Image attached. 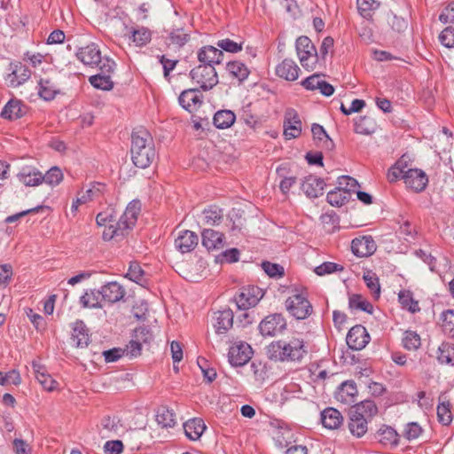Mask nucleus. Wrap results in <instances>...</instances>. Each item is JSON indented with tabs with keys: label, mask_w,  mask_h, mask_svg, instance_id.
Masks as SVG:
<instances>
[{
	"label": "nucleus",
	"mask_w": 454,
	"mask_h": 454,
	"mask_svg": "<svg viewBox=\"0 0 454 454\" xmlns=\"http://www.w3.org/2000/svg\"><path fill=\"white\" fill-rule=\"evenodd\" d=\"M141 209L139 200H132L126 207L123 214L117 219V213L113 207H107L96 216L97 225L104 227L102 239L110 241L114 239H121L134 228Z\"/></svg>",
	"instance_id": "1"
},
{
	"label": "nucleus",
	"mask_w": 454,
	"mask_h": 454,
	"mask_svg": "<svg viewBox=\"0 0 454 454\" xmlns=\"http://www.w3.org/2000/svg\"><path fill=\"white\" fill-rule=\"evenodd\" d=\"M308 353L305 341L295 337L272 341L267 347L269 358L276 362L301 363Z\"/></svg>",
	"instance_id": "2"
},
{
	"label": "nucleus",
	"mask_w": 454,
	"mask_h": 454,
	"mask_svg": "<svg viewBox=\"0 0 454 454\" xmlns=\"http://www.w3.org/2000/svg\"><path fill=\"white\" fill-rule=\"evenodd\" d=\"M131 159L134 165L145 168L154 160L156 153L150 133L145 129H137L131 134Z\"/></svg>",
	"instance_id": "3"
},
{
	"label": "nucleus",
	"mask_w": 454,
	"mask_h": 454,
	"mask_svg": "<svg viewBox=\"0 0 454 454\" xmlns=\"http://www.w3.org/2000/svg\"><path fill=\"white\" fill-rule=\"evenodd\" d=\"M287 312L297 320L308 318L313 313V307L304 294H294L285 301Z\"/></svg>",
	"instance_id": "4"
},
{
	"label": "nucleus",
	"mask_w": 454,
	"mask_h": 454,
	"mask_svg": "<svg viewBox=\"0 0 454 454\" xmlns=\"http://www.w3.org/2000/svg\"><path fill=\"white\" fill-rule=\"evenodd\" d=\"M189 76L204 91L213 89L219 82L215 68L211 65L195 67L190 71Z\"/></svg>",
	"instance_id": "5"
},
{
	"label": "nucleus",
	"mask_w": 454,
	"mask_h": 454,
	"mask_svg": "<svg viewBox=\"0 0 454 454\" xmlns=\"http://www.w3.org/2000/svg\"><path fill=\"white\" fill-rule=\"evenodd\" d=\"M295 48L301 66L307 70H312L318 61V53L311 40L301 35L296 39Z\"/></svg>",
	"instance_id": "6"
},
{
	"label": "nucleus",
	"mask_w": 454,
	"mask_h": 454,
	"mask_svg": "<svg viewBox=\"0 0 454 454\" xmlns=\"http://www.w3.org/2000/svg\"><path fill=\"white\" fill-rule=\"evenodd\" d=\"M31 77L30 69L20 61H12L9 63L4 81L9 88H18L24 84Z\"/></svg>",
	"instance_id": "7"
},
{
	"label": "nucleus",
	"mask_w": 454,
	"mask_h": 454,
	"mask_svg": "<svg viewBox=\"0 0 454 454\" xmlns=\"http://www.w3.org/2000/svg\"><path fill=\"white\" fill-rule=\"evenodd\" d=\"M116 67V63L105 57L103 64L99 66V73L91 75L89 78L90 83L98 90H111L114 88V82L111 79V74Z\"/></svg>",
	"instance_id": "8"
},
{
	"label": "nucleus",
	"mask_w": 454,
	"mask_h": 454,
	"mask_svg": "<svg viewBox=\"0 0 454 454\" xmlns=\"http://www.w3.org/2000/svg\"><path fill=\"white\" fill-rule=\"evenodd\" d=\"M264 296V291L256 286H247L240 288L234 296V301L239 309L247 310L254 307Z\"/></svg>",
	"instance_id": "9"
},
{
	"label": "nucleus",
	"mask_w": 454,
	"mask_h": 454,
	"mask_svg": "<svg viewBox=\"0 0 454 454\" xmlns=\"http://www.w3.org/2000/svg\"><path fill=\"white\" fill-rule=\"evenodd\" d=\"M286 326V320L281 313H272L260 322L258 330L263 337H273L281 334Z\"/></svg>",
	"instance_id": "10"
},
{
	"label": "nucleus",
	"mask_w": 454,
	"mask_h": 454,
	"mask_svg": "<svg viewBox=\"0 0 454 454\" xmlns=\"http://www.w3.org/2000/svg\"><path fill=\"white\" fill-rule=\"evenodd\" d=\"M75 55L85 66L91 67H99L105 59L102 58L99 47L95 43H90L84 47H80Z\"/></svg>",
	"instance_id": "11"
},
{
	"label": "nucleus",
	"mask_w": 454,
	"mask_h": 454,
	"mask_svg": "<svg viewBox=\"0 0 454 454\" xmlns=\"http://www.w3.org/2000/svg\"><path fill=\"white\" fill-rule=\"evenodd\" d=\"M252 353V348L249 344L239 342L230 348L228 359L232 366H242L251 359Z\"/></svg>",
	"instance_id": "12"
},
{
	"label": "nucleus",
	"mask_w": 454,
	"mask_h": 454,
	"mask_svg": "<svg viewBox=\"0 0 454 454\" xmlns=\"http://www.w3.org/2000/svg\"><path fill=\"white\" fill-rule=\"evenodd\" d=\"M371 338L366 328L361 325L353 326L348 333L346 341L349 348L361 350L369 343Z\"/></svg>",
	"instance_id": "13"
},
{
	"label": "nucleus",
	"mask_w": 454,
	"mask_h": 454,
	"mask_svg": "<svg viewBox=\"0 0 454 454\" xmlns=\"http://www.w3.org/2000/svg\"><path fill=\"white\" fill-rule=\"evenodd\" d=\"M178 102L184 109L189 113H193L202 106L203 95L200 93V89H187L181 92Z\"/></svg>",
	"instance_id": "14"
},
{
	"label": "nucleus",
	"mask_w": 454,
	"mask_h": 454,
	"mask_svg": "<svg viewBox=\"0 0 454 454\" xmlns=\"http://www.w3.org/2000/svg\"><path fill=\"white\" fill-rule=\"evenodd\" d=\"M104 303L114 304L121 301L125 294V288L116 281L105 284L99 289Z\"/></svg>",
	"instance_id": "15"
},
{
	"label": "nucleus",
	"mask_w": 454,
	"mask_h": 454,
	"mask_svg": "<svg viewBox=\"0 0 454 454\" xmlns=\"http://www.w3.org/2000/svg\"><path fill=\"white\" fill-rule=\"evenodd\" d=\"M404 184L416 192L424 191L428 184V177L426 173L419 168H408Z\"/></svg>",
	"instance_id": "16"
},
{
	"label": "nucleus",
	"mask_w": 454,
	"mask_h": 454,
	"mask_svg": "<svg viewBox=\"0 0 454 454\" xmlns=\"http://www.w3.org/2000/svg\"><path fill=\"white\" fill-rule=\"evenodd\" d=\"M200 65L208 66L221 64L223 60V52L216 47L206 45L201 47L197 53Z\"/></svg>",
	"instance_id": "17"
},
{
	"label": "nucleus",
	"mask_w": 454,
	"mask_h": 454,
	"mask_svg": "<svg viewBox=\"0 0 454 454\" xmlns=\"http://www.w3.org/2000/svg\"><path fill=\"white\" fill-rule=\"evenodd\" d=\"M376 243L372 236L356 238L351 242L352 253L357 257H367L376 251Z\"/></svg>",
	"instance_id": "18"
},
{
	"label": "nucleus",
	"mask_w": 454,
	"mask_h": 454,
	"mask_svg": "<svg viewBox=\"0 0 454 454\" xmlns=\"http://www.w3.org/2000/svg\"><path fill=\"white\" fill-rule=\"evenodd\" d=\"M301 133V121L294 109H288L284 121V135L286 138L298 137Z\"/></svg>",
	"instance_id": "19"
},
{
	"label": "nucleus",
	"mask_w": 454,
	"mask_h": 454,
	"mask_svg": "<svg viewBox=\"0 0 454 454\" xmlns=\"http://www.w3.org/2000/svg\"><path fill=\"white\" fill-rule=\"evenodd\" d=\"M198 235L188 230L179 231L175 239V247L181 253H189L192 251L198 245Z\"/></svg>",
	"instance_id": "20"
},
{
	"label": "nucleus",
	"mask_w": 454,
	"mask_h": 454,
	"mask_svg": "<svg viewBox=\"0 0 454 454\" xmlns=\"http://www.w3.org/2000/svg\"><path fill=\"white\" fill-rule=\"evenodd\" d=\"M37 83L38 95L45 101L53 100L60 93L59 83L51 77L40 78Z\"/></svg>",
	"instance_id": "21"
},
{
	"label": "nucleus",
	"mask_w": 454,
	"mask_h": 454,
	"mask_svg": "<svg viewBox=\"0 0 454 454\" xmlns=\"http://www.w3.org/2000/svg\"><path fill=\"white\" fill-rule=\"evenodd\" d=\"M105 189L106 185L102 183L91 184L90 187L81 197H78L75 200L73 201L71 211L75 213L78 210L80 205L99 198L101 195H103Z\"/></svg>",
	"instance_id": "22"
},
{
	"label": "nucleus",
	"mask_w": 454,
	"mask_h": 454,
	"mask_svg": "<svg viewBox=\"0 0 454 454\" xmlns=\"http://www.w3.org/2000/svg\"><path fill=\"white\" fill-rule=\"evenodd\" d=\"M325 182L322 178L309 176L304 178L301 188L309 198H317L323 194Z\"/></svg>",
	"instance_id": "23"
},
{
	"label": "nucleus",
	"mask_w": 454,
	"mask_h": 454,
	"mask_svg": "<svg viewBox=\"0 0 454 454\" xmlns=\"http://www.w3.org/2000/svg\"><path fill=\"white\" fill-rule=\"evenodd\" d=\"M300 67L290 59H286L276 67V74L286 81H295L299 77Z\"/></svg>",
	"instance_id": "24"
},
{
	"label": "nucleus",
	"mask_w": 454,
	"mask_h": 454,
	"mask_svg": "<svg viewBox=\"0 0 454 454\" xmlns=\"http://www.w3.org/2000/svg\"><path fill=\"white\" fill-rule=\"evenodd\" d=\"M320 420L325 428L333 430L340 427L343 422V417L337 409L327 407L321 411Z\"/></svg>",
	"instance_id": "25"
},
{
	"label": "nucleus",
	"mask_w": 454,
	"mask_h": 454,
	"mask_svg": "<svg viewBox=\"0 0 454 454\" xmlns=\"http://www.w3.org/2000/svg\"><path fill=\"white\" fill-rule=\"evenodd\" d=\"M370 419L359 416L349 411L348 429L355 437L361 438L368 431V422Z\"/></svg>",
	"instance_id": "26"
},
{
	"label": "nucleus",
	"mask_w": 454,
	"mask_h": 454,
	"mask_svg": "<svg viewBox=\"0 0 454 454\" xmlns=\"http://www.w3.org/2000/svg\"><path fill=\"white\" fill-rule=\"evenodd\" d=\"M202 245L207 250L220 249L223 247L224 235L212 229H205L201 232Z\"/></svg>",
	"instance_id": "27"
},
{
	"label": "nucleus",
	"mask_w": 454,
	"mask_h": 454,
	"mask_svg": "<svg viewBox=\"0 0 454 454\" xmlns=\"http://www.w3.org/2000/svg\"><path fill=\"white\" fill-rule=\"evenodd\" d=\"M32 367L37 381L47 391H52L56 388L58 383L47 372L46 369L36 362H33Z\"/></svg>",
	"instance_id": "28"
},
{
	"label": "nucleus",
	"mask_w": 454,
	"mask_h": 454,
	"mask_svg": "<svg viewBox=\"0 0 454 454\" xmlns=\"http://www.w3.org/2000/svg\"><path fill=\"white\" fill-rule=\"evenodd\" d=\"M79 302L84 309H102L104 306V301L101 298L99 289L86 290L80 297Z\"/></svg>",
	"instance_id": "29"
},
{
	"label": "nucleus",
	"mask_w": 454,
	"mask_h": 454,
	"mask_svg": "<svg viewBox=\"0 0 454 454\" xmlns=\"http://www.w3.org/2000/svg\"><path fill=\"white\" fill-rule=\"evenodd\" d=\"M18 178L26 186H37L43 182V174L29 167L23 168L18 174Z\"/></svg>",
	"instance_id": "30"
},
{
	"label": "nucleus",
	"mask_w": 454,
	"mask_h": 454,
	"mask_svg": "<svg viewBox=\"0 0 454 454\" xmlns=\"http://www.w3.org/2000/svg\"><path fill=\"white\" fill-rule=\"evenodd\" d=\"M205 429L206 426L201 419L194 418L184 424L185 435L192 441L199 440Z\"/></svg>",
	"instance_id": "31"
},
{
	"label": "nucleus",
	"mask_w": 454,
	"mask_h": 454,
	"mask_svg": "<svg viewBox=\"0 0 454 454\" xmlns=\"http://www.w3.org/2000/svg\"><path fill=\"white\" fill-rule=\"evenodd\" d=\"M215 325L217 333L227 332L233 325V312L231 309H224L215 313Z\"/></svg>",
	"instance_id": "32"
},
{
	"label": "nucleus",
	"mask_w": 454,
	"mask_h": 454,
	"mask_svg": "<svg viewBox=\"0 0 454 454\" xmlns=\"http://www.w3.org/2000/svg\"><path fill=\"white\" fill-rule=\"evenodd\" d=\"M226 71L232 79H236L239 82L247 80L250 74L248 67L239 60L229 61L226 64Z\"/></svg>",
	"instance_id": "33"
},
{
	"label": "nucleus",
	"mask_w": 454,
	"mask_h": 454,
	"mask_svg": "<svg viewBox=\"0 0 454 454\" xmlns=\"http://www.w3.org/2000/svg\"><path fill=\"white\" fill-rule=\"evenodd\" d=\"M377 435L379 442L385 446L395 447L399 443L398 433L389 426L383 425Z\"/></svg>",
	"instance_id": "34"
},
{
	"label": "nucleus",
	"mask_w": 454,
	"mask_h": 454,
	"mask_svg": "<svg viewBox=\"0 0 454 454\" xmlns=\"http://www.w3.org/2000/svg\"><path fill=\"white\" fill-rule=\"evenodd\" d=\"M72 338L77 348L87 347L90 341L88 329L82 320H76L73 325Z\"/></svg>",
	"instance_id": "35"
},
{
	"label": "nucleus",
	"mask_w": 454,
	"mask_h": 454,
	"mask_svg": "<svg viewBox=\"0 0 454 454\" xmlns=\"http://www.w3.org/2000/svg\"><path fill=\"white\" fill-rule=\"evenodd\" d=\"M24 114L23 105L19 99H11L4 106L1 112V116L4 119L16 120L22 117Z\"/></svg>",
	"instance_id": "36"
},
{
	"label": "nucleus",
	"mask_w": 454,
	"mask_h": 454,
	"mask_svg": "<svg viewBox=\"0 0 454 454\" xmlns=\"http://www.w3.org/2000/svg\"><path fill=\"white\" fill-rule=\"evenodd\" d=\"M350 411L371 420L377 414L378 407L374 401L366 399L352 406Z\"/></svg>",
	"instance_id": "37"
},
{
	"label": "nucleus",
	"mask_w": 454,
	"mask_h": 454,
	"mask_svg": "<svg viewBox=\"0 0 454 454\" xmlns=\"http://www.w3.org/2000/svg\"><path fill=\"white\" fill-rule=\"evenodd\" d=\"M357 387L354 381L348 380L340 384L337 392V398L345 403L355 402Z\"/></svg>",
	"instance_id": "38"
},
{
	"label": "nucleus",
	"mask_w": 454,
	"mask_h": 454,
	"mask_svg": "<svg viewBox=\"0 0 454 454\" xmlns=\"http://www.w3.org/2000/svg\"><path fill=\"white\" fill-rule=\"evenodd\" d=\"M235 120L236 115L231 110H220L215 114L213 118L215 126L220 129L230 128Z\"/></svg>",
	"instance_id": "39"
},
{
	"label": "nucleus",
	"mask_w": 454,
	"mask_h": 454,
	"mask_svg": "<svg viewBox=\"0 0 454 454\" xmlns=\"http://www.w3.org/2000/svg\"><path fill=\"white\" fill-rule=\"evenodd\" d=\"M355 132L361 135H371L375 132L376 122L369 116H360L355 120Z\"/></svg>",
	"instance_id": "40"
},
{
	"label": "nucleus",
	"mask_w": 454,
	"mask_h": 454,
	"mask_svg": "<svg viewBox=\"0 0 454 454\" xmlns=\"http://www.w3.org/2000/svg\"><path fill=\"white\" fill-rule=\"evenodd\" d=\"M437 419L438 421L443 426H448L452 421L450 403L449 400L443 396L439 397V403L437 405Z\"/></svg>",
	"instance_id": "41"
},
{
	"label": "nucleus",
	"mask_w": 454,
	"mask_h": 454,
	"mask_svg": "<svg viewBox=\"0 0 454 454\" xmlns=\"http://www.w3.org/2000/svg\"><path fill=\"white\" fill-rule=\"evenodd\" d=\"M407 163L403 160H398L387 171V180L390 183L396 182L399 179L405 181L406 171L408 170Z\"/></svg>",
	"instance_id": "42"
},
{
	"label": "nucleus",
	"mask_w": 454,
	"mask_h": 454,
	"mask_svg": "<svg viewBox=\"0 0 454 454\" xmlns=\"http://www.w3.org/2000/svg\"><path fill=\"white\" fill-rule=\"evenodd\" d=\"M441 327L445 335L454 338V309H446L440 315Z\"/></svg>",
	"instance_id": "43"
},
{
	"label": "nucleus",
	"mask_w": 454,
	"mask_h": 454,
	"mask_svg": "<svg viewBox=\"0 0 454 454\" xmlns=\"http://www.w3.org/2000/svg\"><path fill=\"white\" fill-rule=\"evenodd\" d=\"M398 301L403 309H405L411 313H416L420 310L419 302L413 299L412 293L409 290L400 291L398 294Z\"/></svg>",
	"instance_id": "44"
},
{
	"label": "nucleus",
	"mask_w": 454,
	"mask_h": 454,
	"mask_svg": "<svg viewBox=\"0 0 454 454\" xmlns=\"http://www.w3.org/2000/svg\"><path fill=\"white\" fill-rule=\"evenodd\" d=\"M176 414L172 410L166 406L158 409L156 414V420L162 427H173L176 425Z\"/></svg>",
	"instance_id": "45"
},
{
	"label": "nucleus",
	"mask_w": 454,
	"mask_h": 454,
	"mask_svg": "<svg viewBox=\"0 0 454 454\" xmlns=\"http://www.w3.org/2000/svg\"><path fill=\"white\" fill-rule=\"evenodd\" d=\"M348 306L351 309H358L369 314H372L373 311L372 304L361 294H352L348 300Z\"/></svg>",
	"instance_id": "46"
},
{
	"label": "nucleus",
	"mask_w": 454,
	"mask_h": 454,
	"mask_svg": "<svg viewBox=\"0 0 454 454\" xmlns=\"http://www.w3.org/2000/svg\"><path fill=\"white\" fill-rule=\"evenodd\" d=\"M140 335H149L146 328H138L135 332L136 340H131L127 346V352L132 357H137L141 354L142 343Z\"/></svg>",
	"instance_id": "47"
},
{
	"label": "nucleus",
	"mask_w": 454,
	"mask_h": 454,
	"mask_svg": "<svg viewBox=\"0 0 454 454\" xmlns=\"http://www.w3.org/2000/svg\"><path fill=\"white\" fill-rule=\"evenodd\" d=\"M131 36L130 39L133 43L138 47L145 46L147 44L151 39H152V33L151 31L144 27H141L139 28H132L131 30Z\"/></svg>",
	"instance_id": "48"
},
{
	"label": "nucleus",
	"mask_w": 454,
	"mask_h": 454,
	"mask_svg": "<svg viewBox=\"0 0 454 454\" xmlns=\"http://www.w3.org/2000/svg\"><path fill=\"white\" fill-rule=\"evenodd\" d=\"M349 193L336 187L327 193V202L333 207H340L349 200Z\"/></svg>",
	"instance_id": "49"
},
{
	"label": "nucleus",
	"mask_w": 454,
	"mask_h": 454,
	"mask_svg": "<svg viewBox=\"0 0 454 454\" xmlns=\"http://www.w3.org/2000/svg\"><path fill=\"white\" fill-rule=\"evenodd\" d=\"M129 280L144 286L147 284V280L145 278V271L141 268V266L134 262H130L128 272L125 275Z\"/></svg>",
	"instance_id": "50"
},
{
	"label": "nucleus",
	"mask_w": 454,
	"mask_h": 454,
	"mask_svg": "<svg viewBox=\"0 0 454 454\" xmlns=\"http://www.w3.org/2000/svg\"><path fill=\"white\" fill-rule=\"evenodd\" d=\"M190 40V34L183 28H176L169 32L167 41L168 44L183 47Z\"/></svg>",
	"instance_id": "51"
},
{
	"label": "nucleus",
	"mask_w": 454,
	"mask_h": 454,
	"mask_svg": "<svg viewBox=\"0 0 454 454\" xmlns=\"http://www.w3.org/2000/svg\"><path fill=\"white\" fill-rule=\"evenodd\" d=\"M439 363L454 365V345L443 343L438 348Z\"/></svg>",
	"instance_id": "52"
},
{
	"label": "nucleus",
	"mask_w": 454,
	"mask_h": 454,
	"mask_svg": "<svg viewBox=\"0 0 454 454\" xmlns=\"http://www.w3.org/2000/svg\"><path fill=\"white\" fill-rule=\"evenodd\" d=\"M243 40L236 42L230 38L222 39L216 43V45L219 48V50H221L222 51H225L230 53H237L241 51L243 49Z\"/></svg>",
	"instance_id": "53"
},
{
	"label": "nucleus",
	"mask_w": 454,
	"mask_h": 454,
	"mask_svg": "<svg viewBox=\"0 0 454 454\" xmlns=\"http://www.w3.org/2000/svg\"><path fill=\"white\" fill-rule=\"evenodd\" d=\"M203 222L207 225L218 224L223 218L222 209L216 207H210L203 211Z\"/></svg>",
	"instance_id": "54"
},
{
	"label": "nucleus",
	"mask_w": 454,
	"mask_h": 454,
	"mask_svg": "<svg viewBox=\"0 0 454 454\" xmlns=\"http://www.w3.org/2000/svg\"><path fill=\"white\" fill-rule=\"evenodd\" d=\"M403 344L404 348L408 350H416L420 345V336L414 331H405L403 337Z\"/></svg>",
	"instance_id": "55"
},
{
	"label": "nucleus",
	"mask_w": 454,
	"mask_h": 454,
	"mask_svg": "<svg viewBox=\"0 0 454 454\" xmlns=\"http://www.w3.org/2000/svg\"><path fill=\"white\" fill-rule=\"evenodd\" d=\"M340 190L345 191L349 193V197L351 193L356 192V189L359 187L358 182L348 176H342L338 178V186Z\"/></svg>",
	"instance_id": "56"
},
{
	"label": "nucleus",
	"mask_w": 454,
	"mask_h": 454,
	"mask_svg": "<svg viewBox=\"0 0 454 454\" xmlns=\"http://www.w3.org/2000/svg\"><path fill=\"white\" fill-rule=\"evenodd\" d=\"M367 287L375 299L380 296V285L378 277L374 273L368 272L363 277Z\"/></svg>",
	"instance_id": "57"
},
{
	"label": "nucleus",
	"mask_w": 454,
	"mask_h": 454,
	"mask_svg": "<svg viewBox=\"0 0 454 454\" xmlns=\"http://www.w3.org/2000/svg\"><path fill=\"white\" fill-rule=\"evenodd\" d=\"M356 3L360 14L366 19L372 16V11L380 7V3L375 0H356Z\"/></svg>",
	"instance_id": "58"
},
{
	"label": "nucleus",
	"mask_w": 454,
	"mask_h": 454,
	"mask_svg": "<svg viewBox=\"0 0 454 454\" xmlns=\"http://www.w3.org/2000/svg\"><path fill=\"white\" fill-rule=\"evenodd\" d=\"M197 364L200 368L204 379L207 382L211 383L216 379V372L213 367H210L208 361L204 357H198Z\"/></svg>",
	"instance_id": "59"
},
{
	"label": "nucleus",
	"mask_w": 454,
	"mask_h": 454,
	"mask_svg": "<svg viewBox=\"0 0 454 454\" xmlns=\"http://www.w3.org/2000/svg\"><path fill=\"white\" fill-rule=\"evenodd\" d=\"M43 182L50 185H58L63 179V173L58 167L51 168L44 175H43Z\"/></svg>",
	"instance_id": "60"
},
{
	"label": "nucleus",
	"mask_w": 454,
	"mask_h": 454,
	"mask_svg": "<svg viewBox=\"0 0 454 454\" xmlns=\"http://www.w3.org/2000/svg\"><path fill=\"white\" fill-rule=\"evenodd\" d=\"M423 433V429L417 422H409L406 424L403 430V436L408 441H412L419 438Z\"/></svg>",
	"instance_id": "61"
},
{
	"label": "nucleus",
	"mask_w": 454,
	"mask_h": 454,
	"mask_svg": "<svg viewBox=\"0 0 454 454\" xmlns=\"http://www.w3.org/2000/svg\"><path fill=\"white\" fill-rule=\"evenodd\" d=\"M343 270L344 268L340 264L332 262H325L316 267L314 271L318 276H324L325 274H330L336 271H342Z\"/></svg>",
	"instance_id": "62"
},
{
	"label": "nucleus",
	"mask_w": 454,
	"mask_h": 454,
	"mask_svg": "<svg viewBox=\"0 0 454 454\" xmlns=\"http://www.w3.org/2000/svg\"><path fill=\"white\" fill-rule=\"evenodd\" d=\"M262 268L264 272L270 278H281L285 274L284 268L278 263L263 262L262 263Z\"/></svg>",
	"instance_id": "63"
},
{
	"label": "nucleus",
	"mask_w": 454,
	"mask_h": 454,
	"mask_svg": "<svg viewBox=\"0 0 454 454\" xmlns=\"http://www.w3.org/2000/svg\"><path fill=\"white\" fill-rule=\"evenodd\" d=\"M439 40L441 43L446 48H453L454 47V27H445L439 35Z\"/></svg>",
	"instance_id": "64"
}]
</instances>
